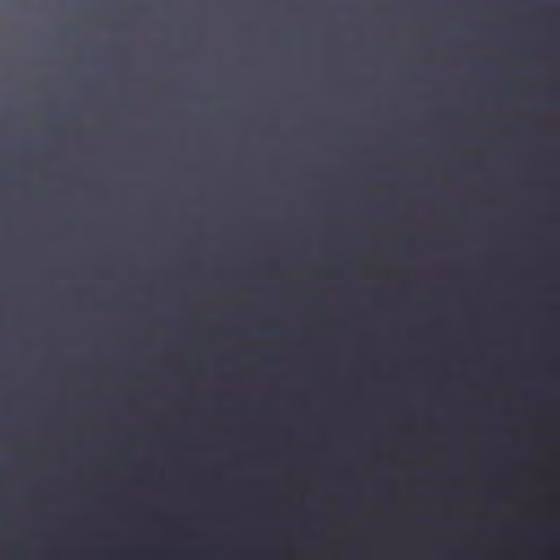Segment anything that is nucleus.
I'll use <instances>...</instances> for the list:
<instances>
[{
	"label": "nucleus",
	"instance_id": "obj_1",
	"mask_svg": "<svg viewBox=\"0 0 560 560\" xmlns=\"http://www.w3.org/2000/svg\"><path fill=\"white\" fill-rule=\"evenodd\" d=\"M269 361L275 362L276 359L275 358H269Z\"/></svg>",
	"mask_w": 560,
	"mask_h": 560
}]
</instances>
